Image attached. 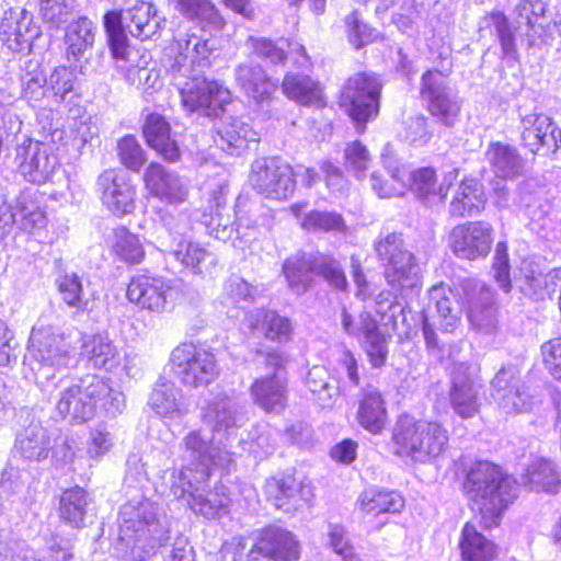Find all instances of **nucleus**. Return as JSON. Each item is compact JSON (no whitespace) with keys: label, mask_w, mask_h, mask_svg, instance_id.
<instances>
[{"label":"nucleus","mask_w":561,"mask_h":561,"mask_svg":"<svg viewBox=\"0 0 561 561\" xmlns=\"http://www.w3.org/2000/svg\"><path fill=\"white\" fill-rule=\"evenodd\" d=\"M381 88L379 78L369 73H356L343 87L341 105L356 123L359 134L365 131V124L379 113Z\"/></svg>","instance_id":"obj_11"},{"label":"nucleus","mask_w":561,"mask_h":561,"mask_svg":"<svg viewBox=\"0 0 561 561\" xmlns=\"http://www.w3.org/2000/svg\"><path fill=\"white\" fill-rule=\"evenodd\" d=\"M169 254L181 266L193 274L201 275L217 263L216 255L198 242L181 239L174 240Z\"/></svg>","instance_id":"obj_39"},{"label":"nucleus","mask_w":561,"mask_h":561,"mask_svg":"<svg viewBox=\"0 0 561 561\" xmlns=\"http://www.w3.org/2000/svg\"><path fill=\"white\" fill-rule=\"evenodd\" d=\"M182 467L171 473L170 489L181 499L194 486L191 477L197 483H205L210 477L211 468L230 470L232 454L227 449L222 438L213 434V438L202 430L190 431L182 439Z\"/></svg>","instance_id":"obj_3"},{"label":"nucleus","mask_w":561,"mask_h":561,"mask_svg":"<svg viewBox=\"0 0 561 561\" xmlns=\"http://www.w3.org/2000/svg\"><path fill=\"white\" fill-rule=\"evenodd\" d=\"M57 391L55 409L70 422L84 423L102 413L115 417L125 409L124 393L98 375H87L73 382L68 375L50 381L47 392Z\"/></svg>","instance_id":"obj_1"},{"label":"nucleus","mask_w":561,"mask_h":561,"mask_svg":"<svg viewBox=\"0 0 561 561\" xmlns=\"http://www.w3.org/2000/svg\"><path fill=\"white\" fill-rule=\"evenodd\" d=\"M170 365L178 379L193 388L207 386L219 375L215 354L193 343L178 345L170 355Z\"/></svg>","instance_id":"obj_12"},{"label":"nucleus","mask_w":561,"mask_h":561,"mask_svg":"<svg viewBox=\"0 0 561 561\" xmlns=\"http://www.w3.org/2000/svg\"><path fill=\"white\" fill-rule=\"evenodd\" d=\"M465 300L468 319L471 327L483 334H491L497 328L494 294L484 285L467 282L465 287Z\"/></svg>","instance_id":"obj_23"},{"label":"nucleus","mask_w":561,"mask_h":561,"mask_svg":"<svg viewBox=\"0 0 561 561\" xmlns=\"http://www.w3.org/2000/svg\"><path fill=\"white\" fill-rule=\"evenodd\" d=\"M162 19L150 2L137 1L125 11V27L129 34L140 41L153 37L160 30Z\"/></svg>","instance_id":"obj_42"},{"label":"nucleus","mask_w":561,"mask_h":561,"mask_svg":"<svg viewBox=\"0 0 561 561\" xmlns=\"http://www.w3.org/2000/svg\"><path fill=\"white\" fill-rule=\"evenodd\" d=\"M56 284L64 302L68 307L78 310L87 309L88 301L84 299L82 283L76 273H67L59 276Z\"/></svg>","instance_id":"obj_63"},{"label":"nucleus","mask_w":561,"mask_h":561,"mask_svg":"<svg viewBox=\"0 0 561 561\" xmlns=\"http://www.w3.org/2000/svg\"><path fill=\"white\" fill-rule=\"evenodd\" d=\"M98 192L104 207L116 217H124L136 207V188L126 176L116 170H105L96 181Z\"/></svg>","instance_id":"obj_20"},{"label":"nucleus","mask_w":561,"mask_h":561,"mask_svg":"<svg viewBox=\"0 0 561 561\" xmlns=\"http://www.w3.org/2000/svg\"><path fill=\"white\" fill-rule=\"evenodd\" d=\"M104 28L108 45L115 59H125L127 55V37L125 34V11H110L104 15Z\"/></svg>","instance_id":"obj_58"},{"label":"nucleus","mask_w":561,"mask_h":561,"mask_svg":"<svg viewBox=\"0 0 561 561\" xmlns=\"http://www.w3.org/2000/svg\"><path fill=\"white\" fill-rule=\"evenodd\" d=\"M106 242L111 254L121 262L136 265L145 259V248L139 237L124 226L113 229Z\"/></svg>","instance_id":"obj_48"},{"label":"nucleus","mask_w":561,"mask_h":561,"mask_svg":"<svg viewBox=\"0 0 561 561\" xmlns=\"http://www.w3.org/2000/svg\"><path fill=\"white\" fill-rule=\"evenodd\" d=\"M282 90L289 100L304 106L323 107L327 104L321 83L304 73H287Z\"/></svg>","instance_id":"obj_36"},{"label":"nucleus","mask_w":561,"mask_h":561,"mask_svg":"<svg viewBox=\"0 0 561 561\" xmlns=\"http://www.w3.org/2000/svg\"><path fill=\"white\" fill-rule=\"evenodd\" d=\"M492 397L506 414L523 413L531 409V398L520 385L519 371L514 366L503 367L492 380Z\"/></svg>","instance_id":"obj_22"},{"label":"nucleus","mask_w":561,"mask_h":561,"mask_svg":"<svg viewBox=\"0 0 561 561\" xmlns=\"http://www.w3.org/2000/svg\"><path fill=\"white\" fill-rule=\"evenodd\" d=\"M345 25L348 41L356 49L373 43L378 37V31L369 26L358 11H353L345 18Z\"/></svg>","instance_id":"obj_64"},{"label":"nucleus","mask_w":561,"mask_h":561,"mask_svg":"<svg viewBox=\"0 0 561 561\" xmlns=\"http://www.w3.org/2000/svg\"><path fill=\"white\" fill-rule=\"evenodd\" d=\"M21 99L38 115L48 111L46 77L37 62L28 61L21 75Z\"/></svg>","instance_id":"obj_43"},{"label":"nucleus","mask_w":561,"mask_h":561,"mask_svg":"<svg viewBox=\"0 0 561 561\" xmlns=\"http://www.w3.org/2000/svg\"><path fill=\"white\" fill-rule=\"evenodd\" d=\"M515 11L518 28L525 26L524 36L529 47L552 39L550 25L542 23L547 11V4L542 0H520Z\"/></svg>","instance_id":"obj_31"},{"label":"nucleus","mask_w":561,"mask_h":561,"mask_svg":"<svg viewBox=\"0 0 561 561\" xmlns=\"http://www.w3.org/2000/svg\"><path fill=\"white\" fill-rule=\"evenodd\" d=\"M330 374L323 366H313L309 369L306 386L314 400L322 407H329L337 394V388L329 382Z\"/></svg>","instance_id":"obj_60"},{"label":"nucleus","mask_w":561,"mask_h":561,"mask_svg":"<svg viewBox=\"0 0 561 561\" xmlns=\"http://www.w3.org/2000/svg\"><path fill=\"white\" fill-rule=\"evenodd\" d=\"M172 84L178 89L182 106L190 113L202 111L207 116L217 115L230 101V91L214 80H207L198 69L185 65L169 68Z\"/></svg>","instance_id":"obj_7"},{"label":"nucleus","mask_w":561,"mask_h":561,"mask_svg":"<svg viewBox=\"0 0 561 561\" xmlns=\"http://www.w3.org/2000/svg\"><path fill=\"white\" fill-rule=\"evenodd\" d=\"M191 480L194 486L185 495H190L188 504L194 513L207 519L219 518L229 513L230 497L225 485H216L214 490L205 493L201 489L203 483H197L195 476Z\"/></svg>","instance_id":"obj_35"},{"label":"nucleus","mask_w":561,"mask_h":561,"mask_svg":"<svg viewBox=\"0 0 561 561\" xmlns=\"http://www.w3.org/2000/svg\"><path fill=\"white\" fill-rule=\"evenodd\" d=\"M463 490L479 511L482 526L491 529L516 500L518 483L492 462L477 461L467 472Z\"/></svg>","instance_id":"obj_4"},{"label":"nucleus","mask_w":561,"mask_h":561,"mask_svg":"<svg viewBox=\"0 0 561 561\" xmlns=\"http://www.w3.org/2000/svg\"><path fill=\"white\" fill-rule=\"evenodd\" d=\"M493 242V228L485 221H470L456 226L450 232V248L462 260L485 257Z\"/></svg>","instance_id":"obj_18"},{"label":"nucleus","mask_w":561,"mask_h":561,"mask_svg":"<svg viewBox=\"0 0 561 561\" xmlns=\"http://www.w3.org/2000/svg\"><path fill=\"white\" fill-rule=\"evenodd\" d=\"M79 341L81 342L80 355L88 362L90 367L114 373L122 366L124 359L123 369L127 376L131 375L128 358L121 354L118 347L106 332L92 334L80 332Z\"/></svg>","instance_id":"obj_19"},{"label":"nucleus","mask_w":561,"mask_h":561,"mask_svg":"<svg viewBox=\"0 0 561 561\" xmlns=\"http://www.w3.org/2000/svg\"><path fill=\"white\" fill-rule=\"evenodd\" d=\"M119 537L114 554L119 561H147L169 539V526L157 503L142 497L119 511Z\"/></svg>","instance_id":"obj_2"},{"label":"nucleus","mask_w":561,"mask_h":561,"mask_svg":"<svg viewBox=\"0 0 561 561\" xmlns=\"http://www.w3.org/2000/svg\"><path fill=\"white\" fill-rule=\"evenodd\" d=\"M253 548L273 561H294L299 557V542L295 536L276 526L262 529Z\"/></svg>","instance_id":"obj_30"},{"label":"nucleus","mask_w":561,"mask_h":561,"mask_svg":"<svg viewBox=\"0 0 561 561\" xmlns=\"http://www.w3.org/2000/svg\"><path fill=\"white\" fill-rule=\"evenodd\" d=\"M88 493L80 486L62 492L59 501V517L71 528L80 529L85 526Z\"/></svg>","instance_id":"obj_53"},{"label":"nucleus","mask_w":561,"mask_h":561,"mask_svg":"<svg viewBox=\"0 0 561 561\" xmlns=\"http://www.w3.org/2000/svg\"><path fill=\"white\" fill-rule=\"evenodd\" d=\"M392 440L398 456L412 462L427 463L445 453L449 435L437 421L401 415L396 423Z\"/></svg>","instance_id":"obj_6"},{"label":"nucleus","mask_w":561,"mask_h":561,"mask_svg":"<svg viewBox=\"0 0 561 561\" xmlns=\"http://www.w3.org/2000/svg\"><path fill=\"white\" fill-rule=\"evenodd\" d=\"M80 332L53 324L37 323L28 340V353L36 367L32 369L43 391H48L50 381L77 365V347Z\"/></svg>","instance_id":"obj_5"},{"label":"nucleus","mask_w":561,"mask_h":561,"mask_svg":"<svg viewBox=\"0 0 561 561\" xmlns=\"http://www.w3.org/2000/svg\"><path fill=\"white\" fill-rule=\"evenodd\" d=\"M522 141L533 153L546 148L552 152L561 145V129L542 112L520 115Z\"/></svg>","instance_id":"obj_24"},{"label":"nucleus","mask_w":561,"mask_h":561,"mask_svg":"<svg viewBox=\"0 0 561 561\" xmlns=\"http://www.w3.org/2000/svg\"><path fill=\"white\" fill-rule=\"evenodd\" d=\"M383 163L388 170L390 180H382L379 175L373 173L370 176L373 190L378 194L379 197L382 198H390L402 195L407 188L405 169L400 167L392 168L385 157Z\"/></svg>","instance_id":"obj_59"},{"label":"nucleus","mask_w":561,"mask_h":561,"mask_svg":"<svg viewBox=\"0 0 561 561\" xmlns=\"http://www.w3.org/2000/svg\"><path fill=\"white\" fill-rule=\"evenodd\" d=\"M76 81L77 76L70 67L57 66L50 71L46 77L48 112L71 113L75 110L80 100L75 92Z\"/></svg>","instance_id":"obj_27"},{"label":"nucleus","mask_w":561,"mask_h":561,"mask_svg":"<svg viewBox=\"0 0 561 561\" xmlns=\"http://www.w3.org/2000/svg\"><path fill=\"white\" fill-rule=\"evenodd\" d=\"M148 193L169 205L182 204L188 195V186L175 172L159 163H150L144 174Z\"/></svg>","instance_id":"obj_25"},{"label":"nucleus","mask_w":561,"mask_h":561,"mask_svg":"<svg viewBox=\"0 0 561 561\" xmlns=\"http://www.w3.org/2000/svg\"><path fill=\"white\" fill-rule=\"evenodd\" d=\"M207 31L199 26V28L195 27L185 33H179L174 37L172 46V51L176 55L168 69L175 68L178 65H185L188 69L206 66L213 49L209 45V38L205 35Z\"/></svg>","instance_id":"obj_26"},{"label":"nucleus","mask_w":561,"mask_h":561,"mask_svg":"<svg viewBox=\"0 0 561 561\" xmlns=\"http://www.w3.org/2000/svg\"><path fill=\"white\" fill-rule=\"evenodd\" d=\"M358 508L365 514L400 513L404 507L403 497L394 491L367 489L357 499Z\"/></svg>","instance_id":"obj_52"},{"label":"nucleus","mask_w":561,"mask_h":561,"mask_svg":"<svg viewBox=\"0 0 561 561\" xmlns=\"http://www.w3.org/2000/svg\"><path fill=\"white\" fill-rule=\"evenodd\" d=\"M94 38L95 26L88 18L82 16L69 23L65 32L67 59L79 61L93 47Z\"/></svg>","instance_id":"obj_49"},{"label":"nucleus","mask_w":561,"mask_h":561,"mask_svg":"<svg viewBox=\"0 0 561 561\" xmlns=\"http://www.w3.org/2000/svg\"><path fill=\"white\" fill-rule=\"evenodd\" d=\"M244 327L251 332L262 333L271 341L287 342L291 337V321L274 310L257 308L249 311L244 318Z\"/></svg>","instance_id":"obj_34"},{"label":"nucleus","mask_w":561,"mask_h":561,"mask_svg":"<svg viewBox=\"0 0 561 561\" xmlns=\"http://www.w3.org/2000/svg\"><path fill=\"white\" fill-rule=\"evenodd\" d=\"M485 203L482 185L477 180H465L453 197L449 213L455 217L473 216L484 208Z\"/></svg>","instance_id":"obj_50"},{"label":"nucleus","mask_w":561,"mask_h":561,"mask_svg":"<svg viewBox=\"0 0 561 561\" xmlns=\"http://www.w3.org/2000/svg\"><path fill=\"white\" fill-rule=\"evenodd\" d=\"M41 33V26L25 9L10 8L0 21V43L12 53L31 50Z\"/></svg>","instance_id":"obj_17"},{"label":"nucleus","mask_w":561,"mask_h":561,"mask_svg":"<svg viewBox=\"0 0 561 561\" xmlns=\"http://www.w3.org/2000/svg\"><path fill=\"white\" fill-rule=\"evenodd\" d=\"M201 419L213 434L225 437L227 440L245 421L237 400L225 393L213 394L201 405Z\"/></svg>","instance_id":"obj_16"},{"label":"nucleus","mask_w":561,"mask_h":561,"mask_svg":"<svg viewBox=\"0 0 561 561\" xmlns=\"http://www.w3.org/2000/svg\"><path fill=\"white\" fill-rule=\"evenodd\" d=\"M469 367L459 364L451 374L449 401L453 410L462 419L474 416L479 411L478 386L470 378Z\"/></svg>","instance_id":"obj_29"},{"label":"nucleus","mask_w":561,"mask_h":561,"mask_svg":"<svg viewBox=\"0 0 561 561\" xmlns=\"http://www.w3.org/2000/svg\"><path fill=\"white\" fill-rule=\"evenodd\" d=\"M267 363L274 366V371L255 379L251 386V396L254 403L264 411L279 412L287 402V380L278 355H268Z\"/></svg>","instance_id":"obj_21"},{"label":"nucleus","mask_w":561,"mask_h":561,"mask_svg":"<svg viewBox=\"0 0 561 561\" xmlns=\"http://www.w3.org/2000/svg\"><path fill=\"white\" fill-rule=\"evenodd\" d=\"M421 96L430 113L446 126H454L461 108L457 92L448 84L447 76L427 70L422 76Z\"/></svg>","instance_id":"obj_13"},{"label":"nucleus","mask_w":561,"mask_h":561,"mask_svg":"<svg viewBox=\"0 0 561 561\" xmlns=\"http://www.w3.org/2000/svg\"><path fill=\"white\" fill-rule=\"evenodd\" d=\"M485 158L494 174L502 180H512L518 176L524 167L517 149L500 141L489 145Z\"/></svg>","instance_id":"obj_47"},{"label":"nucleus","mask_w":561,"mask_h":561,"mask_svg":"<svg viewBox=\"0 0 561 561\" xmlns=\"http://www.w3.org/2000/svg\"><path fill=\"white\" fill-rule=\"evenodd\" d=\"M485 25H493L496 36L501 44L503 58L517 60L518 53L515 44V36L511 30L506 15L502 12H493L485 16L483 22Z\"/></svg>","instance_id":"obj_62"},{"label":"nucleus","mask_w":561,"mask_h":561,"mask_svg":"<svg viewBox=\"0 0 561 561\" xmlns=\"http://www.w3.org/2000/svg\"><path fill=\"white\" fill-rule=\"evenodd\" d=\"M523 483L537 492L556 493L561 484L556 465L543 458L535 459L523 476Z\"/></svg>","instance_id":"obj_55"},{"label":"nucleus","mask_w":561,"mask_h":561,"mask_svg":"<svg viewBox=\"0 0 561 561\" xmlns=\"http://www.w3.org/2000/svg\"><path fill=\"white\" fill-rule=\"evenodd\" d=\"M249 180L254 190L272 199H286L295 191L293 169L277 158L256 159Z\"/></svg>","instance_id":"obj_14"},{"label":"nucleus","mask_w":561,"mask_h":561,"mask_svg":"<svg viewBox=\"0 0 561 561\" xmlns=\"http://www.w3.org/2000/svg\"><path fill=\"white\" fill-rule=\"evenodd\" d=\"M14 224L28 233H35L45 228L46 216L34 201L22 195L16 201Z\"/></svg>","instance_id":"obj_57"},{"label":"nucleus","mask_w":561,"mask_h":561,"mask_svg":"<svg viewBox=\"0 0 561 561\" xmlns=\"http://www.w3.org/2000/svg\"><path fill=\"white\" fill-rule=\"evenodd\" d=\"M234 73L238 85L256 103L268 100L277 88V83L265 75L263 68L251 61L239 65Z\"/></svg>","instance_id":"obj_40"},{"label":"nucleus","mask_w":561,"mask_h":561,"mask_svg":"<svg viewBox=\"0 0 561 561\" xmlns=\"http://www.w3.org/2000/svg\"><path fill=\"white\" fill-rule=\"evenodd\" d=\"M16 451L26 460L42 461L51 449L48 431L41 423H31L15 439Z\"/></svg>","instance_id":"obj_45"},{"label":"nucleus","mask_w":561,"mask_h":561,"mask_svg":"<svg viewBox=\"0 0 561 561\" xmlns=\"http://www.w3.org/2000/svg\"><path fill=\"white\" fill-rule=\"evenodd\" d=\"M217 146L231 156H239L247 150L250 144L260 140L255 131L247 122L240 117H227L217 128Z\"/></svg>","instance_id":"obj_33"},{"label":"nucleus","mask_w":561,"mask_h":561,"mask_svg":"<svg viewBox=\"0 0 561 561\" xmlns=\"http://www.w3.org/2000/svg\"><path fill=\"white\" fill-rule=\"evenodd\" d=\"M228 184L219 181L210 194V213L204 215V224L209 233L221 241L230 240L233 234L244 245L250 244L260 234L259 227L242 209V202L238 198L234 210V220L231 219L229 209L226 207V195Z\"/></svg>","instance_id":"obj_8"},{"label":"nucleus","mask_w":561,"mask_h":561,"mask_svg":"<svg viewBox=\"0 0 561 561\" xmlns=\"http://www.w3.org/2000/svg\"><path fill=\"white\" fill-rule=\"evenodd\" d=\"M457 175L458 171L453 169L446 174L444 182L437 186L434 170L422 168L411 174L407 172V180L411 181V190L419 198L431 203L434 199L442 202L446 197L448 187Z\"/></svg>","instance_id":"obj_46"},{"label":"nucleus","mask_w":561,"mask_h":561,"mask_svg":"<svg viewBox=\"0 0 561 561\" xmlns=\"http://www.w3.org/2000/svg\"><path fill=\"white\" fill-rule=\"evenodd\" d=\"M289 289L296 295L305 294L312 283V273L321 275L336 289H345L346 277L339 264L332 257L320 255L313 257L302 252H297L287 257L282 267Z\"/></svg>","instance_id":"obj_9"},{"label":"nucleus","mask_w":561,"mask_h":561,"mask_svg":"<svg viewBox=\"0 0 561 561\" xmlns=\"http://www.w3.org/2000/svg\"><path fill=\"white\" fill-rule=\"evenodd\" d=\"M359 424L371 434H379L385 428L388 413L379 391L367 389L359 402L357 411Z\"/></svg>","instance_id":"obj_51"},{"label":"nucleus","mask_w":561,"mask_h":561,"mask_svg":"<svg viewBox=\"0 0 561 561\" xmlns=\"http://www.w3.org/2000/svg\"><path fill=\"white\" fill-rule=\"evenodd\" d=\"M174 293L170 279L154 274H137L131 277L126 296L141 310L160 314L173 304Z\"/></svg>","instance_id":"obj_15"},{"label":"nucleus","mask_w":561,"mask_h":561,"mask_svg":"<svg viewBox=\"0 0 561 561\" xmlns=\"http://www.w3.org/2000/svg\"><path fill=\"white\" fill-rule=\"evenodd\" d=\"M341 327L345 334L360 342L379 330L370 312L362 311L358 316H354L345 307L341 312Z\"/></svg>","instance_id":"obj_61"},{"label":"nucleus","mask_w":561,"mask_h":561,"mask_svg":"<svg viewBox=\"0 0 561 561\" xmlns=\"http://www.w3.org/2000/svg\"><path fill=\"white\" fill-rule=\"evenodd\" d=\"M376 252L385 266L387 283L398 290L413 288L420 280L415 256L405 249L402 236L387 234L376 243Z\"/></svg>","instance_id":"obj_10"},{"label":"nucleus","mask_w":561,"mask_h":561,"mask_svg":"<svg viewBox=\"0 0 561 561\" xmlns=\"http://www.w3.org/2000/svg\"><path fill=\"white\" fill-rule=\"evenodd\" d=\"M459 549L462 561H494L497 556L496 545L479 531L472 522L462 527Z\"/></svg>","instance_id":"obj_44"},{"label":"nucleus","mask_w":561,"mask_h":561,"mask_svg":"<svg viewBox=\"0 0 561 561\" xmlns=\"http://www.w3.org/2000/svg\"><path fill=\"white\" fill-rule=\"evenodd\" d=\"M453 290L445 284L434 285L428 291V304L425 308L432 306V320H435V313L438 318L439 328L445 331H451L458 321L457 313L453 309Z\"/></svg>","instance_id":"obj_54"},{"label":"nucleus","mask_w":561,"mask_h":561,"mask_svg":"<svg viewBox=\"0 0 561 561\" xmlns=\"http://www.w3.org/2000/svg\"><path fill=\"white\" fill-rule=\"evenodd\" d=\"M266 493L273 500L275 507L285 512L302 508L310 503L313 496L309 485L298 484L291 476L268 481Z\"/></svg>","instance_id":"obj_32"},{"label":"nucleus","mask_w":561,"mask_h":561,"mask_svg":"<svg viewBox=\"0 0 561 561\" xmlns=\"http://www.w3.org/2000/svg\"><path fill=\"white\" fill-rule=\"evenodd\" d=\"M148 404L158 415L171 420L180 419L188 412L182 391L165 379L157 381Z\"/></svg>","instance_id":"obj_38"},{"label":"nucleus","mask_w":561,"mask_h":561,"mask_svg":"<svg viewBox=\"0 0 561 561\" xmlns=\"http://www.w3.org/2000/svg\"><path fill=\"white\" fill-rule=\"evenodd\" d=\"M174 11L202 30L220 31L225 20L211 0H170Z\"/></svg>","instance_id":"obj_37"},{"label":"nucleus","mask_w":561,"mask_h":561,"mask_svg":"<svg viewBox=\"0 0 561 561\" xmlns=\"http://www.w3.org/2000/svg\"><path fill=\"white\" fill-rule=\"evenodd\" d=\"M15 160L20 173L28 182L42 184L47 182L58 165L57 157L49 154L39 144L20 147Z\"/></svg>","instance_id":"obj_28"},{"label":"nucleus","mask_w":561,"mask_h":561,"mask_svg":"<svg viewBox=\"0 0 561 561\" xmlns=\"http://www.w3.org/2000/svg\"><path fill=\"white\" fill-rule=\"evenodd\" d=\"M142 130L148 145L165 160L174 162L180 158L178 144L171 137L170 124L162 115L158 113L149 114L146 117Z\"/></svg>","instance_id":"obj_41"},{"label":"nucleus","mask_w":561,"mask_h":561,"mask_svg":"<svg viewBox=\"0 0 561 561\" xmlns=\"http://www.w3.org/2000/svg\"><path fill=\"white\" fill-rule=\"evenodd\" d=\"M256 287L242 277L232 275L224 284L220 302L227 308L237 309L242 304L254 301Z\"/></svg>","instance_id":"obj_56"}]
</instances>
